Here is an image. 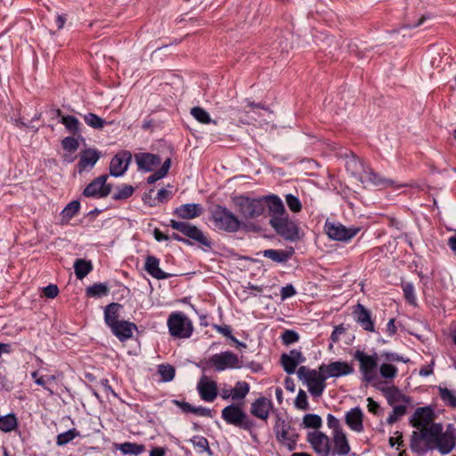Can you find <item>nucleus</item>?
<instances>
[{
	"instance_id": "obj_1",
	"label": "nucleus",
	"mask_w": 456,
	"mask_h": 456,
	"mask_svg": "<svg viewBox=\"0 0 456 456\" xmlns=\"http://www.w3.org/2000/svg\"><path fill=\"white\" fill-rule=\"evenodd\" d=\"M421 440L428 449L448 454L456 446V428L452 424H449L444 429L443 425L438 423L433 425Z\"/></svg>"
},
{
	"instance_id": "obj_2",
	"label": "nucleus",
	"mask_w": 456,
	"mask_h": 456,
	"mask_svg": "<svg viewBox=\"0 0 456 456\" xmlns=\"http://www.w3.org/2000/svg\"><path fill=\"white\" fill-rule=\"evenodd\" d=\"M270 214V224L273 228H296L289 218L282 200L277 195L272 194L265 198Z\"/></svg>"
},
{
	"instance_id": "obj_3",
	"label": "nucleus",
	"mask_w": 456,
	"mask_h": 456,
	"mask_svg": "<svg viewBox=\"0 0 456 456\" xmlns=\"http://www.w3.org/2000/svg\"><path fill=\"white\" fill-rule=\"evenodd\" d=\"M232 202L239 218L251 219L259 216L264 212V205L258 199L245 195H234L232 197Z\"/></svg>"
},
{
	"instance_id": "obj_4",
	"label": "nucleus",
	"mask_w": 456,
	"mask_h": 456,
	"mask_svg": "<svg viewBox=\"0 0 456 456\" xmlns=\"http://www.w3.org/2000/svg\"><path fill=\"white\" fill-rule=\"evenodd\" d=\"M273 431L277 441L286 446L289 451L296 447L298 434L289 421L283 419L280 414L275 416Z\"/></svg>"
},
{
	"instance_id": "obj_5",
	"label": "nucleus",
	"mask_w": 456,
	"mask_h": 456,
	"mask_svg": "<svg viewBox=\"0 0 456 456\" xmlns=\"http://www.w3.org/2000/svg\"><path fill=\"white\" fill-rule=\"evenodd\" d=\"M297 376L305 384H306L309 392L314 396H320L325 388V380L327 377L320 370H310L305 366H301L297 370Z\"/></svg>"
},
{
	"instance_id": "obj_6",
	"label": "nucleus",
	"mask_w": 456,
	"mask_h": 456,
	"mask_svg": "<svg viewBox=\"0 0 456 456\" xmlns=\"http://www.w3.org/2000/svg\"><path fill=\"white\" fill-rule=\"evenodd\" d=\"M412 427L419 429V433H412V439L419 437L420 440L425 437L426 432L433 426L438 423L434 422V411L429 407H420L416 409L410 420Z\"/></svg>"
},
{
	"instance_id": "obj_7",
	"label": "nucleus",
	"mask_w": 456,
	"mask_h": 456,
	"mask_svg": "<svg viewBox=\"0 0 456 456\" xmlns=\"http://www.w3.org/2000/svg\"><path fill=\"white\" fill-rule=\"evenodd\" d=\"M222 418L231 425L240 427L246 430L253 428V422L238 404H231L222 411Z\"/></svg>"
},
{
	"instance_id": "obj_8",
	"label": "nucleus",
	"mask_w": 456,
	"mask_h": 456,
	"mask_svg": "<svg viewBox=\"0 0 456 456\" xmlns=\"http://www.w3.org/2000/svg\"><path fill=\"white\" fill-rule=\"evenodd\" d=\"M360 363V371L363 380L370 383L377 379L376 368L378 366V355H368L364 352L357 350L354 355Z\"/></svg>"
},
{
	"instance_id": "obj_9",
	"label": "nucleus",
	"mask_w": 456,
	"mask_h": 456,
	"mask_svg": "<svg viewBox=\"0 0 456 456\" xmlns=\"http://www.w3.org/2000/svg\"><path fill=\"white\" fill-rule=\"evenodd\" d=\"M167 325L170 334L174 337L189 338L191 335V322L182 313L172 314L167 320Z\"/></svg>"
},
{
	"instance_id": "obj_10",
	"label": "nucleus",
	"mask_w": 456,
	"mask_h": 456,
	"mask_svg": "<svg viewBox=\"0 0 456 456\" xmlns=\"http://www.w3.org/2000/svg\"><path fill=\"white\" fill-rule=\"evenodd\" d=\"M210 212L216 225H226V228H239L241 224L237 215L219 204L213 205Z\"/></svg>"
},
{
	"instance_id": "obj_11",
	"label": "nucleus",
	"mask_w": 456,
	"mask_h": 456,
	"mask_svg": "<svg viewBox=\"0 0 456 456\" xmlns=\"http://www.w3.org/2000/svg\"><path fill=\"white\" fill-rule=\"evenodd\" d=\"M107 175H100L93 180L83 191L86 198H103L108 196L111 191V185L106 183Z\"/></svg>"
},
{
	"instance_id": "obj_12",
	"label": "nucleus",
	"mask_w": 456,
	"mask_h": 456,
	"mask_svg": "<svg viewBox=\"0 0 456 456\" xmlns=\"http://www.w3.org/2000/svg\"><path fill=\"white\" fill-rule=\"evenodd\" d=\"M209 363L218 371L240 367L238 356L229 351L212 355Z\"/></svg>"
},
{
	"instance_id": "obj_13",
	"label": "nucleus",
	"mask_w": 456,
	"mask_h": 456,
	"mask_svg": "<svg viewBox=\"0 0 456 456\" xmlns=\"http://www.w3.org/2000/svg\"><path fill=\"white\" fill-rule=\"evenodd\" d=\"M306 440L319 456H329L330 443L329 436L324 433L318 430L309 432Z\"/></svg>"
},
{
	"instance_id": "obj_14",
	"label": "nucleus",
	"mask_w": 456,
	"mask_h": 456,
	"mask_svg": "<svg viewBox=\"0 0 456 456\" xmlns=\"http://www.w3.org/2000/svg\"><path fill=\"white\" fill-rule=\"evenodd\" d=\"M183 237H181L175 232L170 234V239L179 241H183L191 245L198 244L210 248L211 242L206 235L203 234L201 230H180Z\"/></svg>"
},
{
	"instance_id": "obj_15",
	"label": "nucleus",
	"mask_w": 456,
	"mask_h": 456,
	"mask_svg": "<svg viewBox=\"0 0 456 456\" xmlns=\"http://www.w3.org/2000/svg\"><path fill=\"white\" fill-rule=\"evenodd\" d=\"M361 182L362 183H370L381 188L392 187L398 189L403 186V184H397L394 180L382 177L369 167L367 170H364V173L362 175Z\"/></svg>"
},
{
	"instance_id": "obj_16",
	"label": "nucleus",
	"mask_w": 456,
	"mask_h": 456,
	"mask_svg": "<svg viewBox=\"0 0 456 456\" xmlns=\"http://www.w3.org/2000/svg\"><path fill=\"white\" fill-rule=\"evenodd\" d=\"M132 155L128 151H121L116 154L110 164V175L115 177L121 176L127 170Z\"/></svg>"
},
{
	"instance_id": "obj_17",
	"label": "nucleus",
	"mask_w": 456,
	"mask_h": 456,
	"mask_svg": "<svg viewBox=\"0 0 456 456\" xmlns=\"http://www.w3.org/2000/svg\"><path fill=\"white\" fill-rule=\"evenodd\" d=\"M320 370L325 374L327 379L338 378L353 373L354 368L346 362H333L330 364H322Z\"/></svg>"
},
{
	"instance_id": "obj_18",
	"label": "nucleus",
	"mask_w": 456,
	"mask_h": 456,
	"mask_svg": "<svg viewBox=\"0 0 456 456\" xmlns=\"http://www.w3.org/2000/svg\"><path fill=\"white\" fill-rule=\"evenodd\" d=\"M202 400L213 402L217 396V384L208 376H202L197 385Z\"/></svg>"
},
{
	"instance_id": "obj_19",
	"label": "nucleus",
	"mask_w": 456,
	"mask_h": 456,
	"mask_svg": "<svg viewBox=\"0 0 456 456\" xmlns=\"http://www.w3.org/2000/svg\"><path fill=\"white\" fill-rule=\"evenodd\" d=\"M273 407V405L270 399L261 396L251 403L250 413L257 419L266 420Z\"/></svg>"
},
{
	"instance_id": "obj_20",
	"label": "nucleus",
	"mask_w": 456,
	"mask_h": 456,
	"mask_svg": "<svg viewBox=\"0 0 456 456\" xmlns=\"http://www.w3.org/2000/svg\"><path fill=\"white\" fill-rule=\"evenodd\" d=\"M204 213V208L199 203H186L177 207L174 214L181 219H193Z\"/></svg>"
},
{
	"instance_id": "obj_21",
	"label": "nucleus",
	"mask_w": 456,
	"mask_h": 456,
	"mask_svg": "<svg viewBox=\"0 0 456 456\" xmlns=\"http://www.w3.org/2000/svg\"><path fill=\"white\" fill-rule=\"evenodd\" d=\"M304 361L302 353L297 349L291 350L289 354H283L281 357L282 367L289 374L294 373L297 366Z\"/></svg>"
},
{
	"instance_id": "obj_22",
	"label": "nucleus",
	"mask_w": 456,
	"mask_h": 456,
	"mask_svg": "<svg viewBox=\"0 0 456 456\" xmlns=\"http://www.w3.org/2000/svg\"><path fill=\"white\" fill-rule=\"evenodd\" d=\"M101 153L94 149H86L81 151L80 159L77 163L79 173L92 169L99 160Z\"/></svg>"
},
{
	"instance_id": "obj_23",
	"label": "nucleus",
	"mask_w": 456,
	"mask_h": 456,
	"mask_svg": "<svg viewBox=\"0 0 456 456\" xmlns=\"http://www.w3.org/2000/svg\"><path fill=\"white\" fill-rule=\"evenodd\" d=\"M345 420L346 425L354 432L363 431V414L359 407H354L346 413Z\"/></svg>"
},
{
	"instance_id": "obj_24",
	"label": "nucleus",
	"mask_w": 456,
	"mask_h": 456,
	"mask_svg": "<svg viewBox=\"0 0 456 456\" xmlns=\"http://www.w3.org/2000/svg\"><path fill=\"white\" fill-rule=\"evenodd\" d=\"M113 334L121 341L126 340L133 336L136 325L127 321H121L110 328Z\"/></svg>"
},
{
	"instance_id": "obj_25",
	"label": "nucleus",
	"mask_w": 456,
	"mask_h": 456,
	"mask_svg": "<svg viewBox=\"0 0 456 456\" xmlns=\"http://www.w3.org/2000/svg\"><path fill=\"white\" fill-rule=\"evenodd\" d=\"M136 164L139 169L150 172L154 167L160 164V159L159 156L151 153H140L135 155Z\"/></svg>"
},
{
	"instance_id": "obj_26",
	"label": "nucleus",
	"mask_w": 456,
	"mask_h": 456,
	"mask_svg": "<svg viewBox=\"0 0 456 456\" xmlns=\"http://www.w3.org/2000/svg\"><path fill=\"white\" fill-rule=\"evenodd\" d=\"M354 319L362 327L368 331H374V324L371 321L369 311L361 304H358L354 310Z\"/></svg>"
},
{
	"instance_id": "obj_27",
	"label": "nucleus",
	"mask_w": 456,
	"mask_h": 456,
	"mask_svg": "<svg viewBox=\"0 0 456 456\" xmlns=\"http://www.w3.org/2000/svg\"><path fill=\"white\" fill-rule=\"evenodd\" d=\"M359 230H323L322 234L326 235L329 239L336 241L346 242L354 238Z\"/></svg>"
},
{
	"instance_id": "obj_28",
	"label": "nucleus",
	"mask_w": 456,
	"mask_h": 456,
	"mask_svg": "<svg viewBox=\"0 0 456 456\" xmlns=\"http://www.w3.org/2000/svg\"><path fill=\"white\" fill-rule=\"evenodd\" d=\"M145 270L148 273H150L152 277L162 280L167 279L170 276V274L165 273L159 268V261L157 257L153 256H149L145 261Z\"/></svg>"
},
{
	"instance_id": "obj_29",
	"label": "nucleus",
	"mask_w": 456,
	"mask_h": 456,
	"mask_svg": "<svg viewBox=\"0 0 456 456\" xmlns=\"http://www.w3.org/2000/svg\"><path fill=\"white\" fill-rule=\"evenodd\" d=\"M334 452L338 455H346L350 452L346 435L344 431L333 433Z\"/></svg>"
},
{
	"instance_id": "obj_30",
	"label": "nucleus",
	"mask_w": 456,
	"mask_h": 456,
	"mask_svg": "<svg viewBox=\"0 0 456 456\" xmlns=\"http://www.w3.org/2000/svg\"><path fill=\"white\" fill-rule=\"evenodd\" d=\"M122 305L118 303H111L105 307L104 310V320L106 324L111 328L118 322H120L121 321H118L119 317V311L121 310Z\"/></svg>"
},
{
	"instance_id": "obj_31",
	"label": "nucleus",
	"mask_w": 456,
	"mask_h": 456,
	"mask_svg": "<svg viewBox=\"0 0 456 456\" xmlns=\"http://www.w3.org/2000/svg\"><path fill=\"white\" fill-rule=\"evenodd\" d=\"M294 254V249L289 248L287 250L277 249H265L263 251V256L272 259L275 263H285Z\"/></svg>"
},
{
	"instance_id": "obj_32",
	"label": "nucleus",
	"mask_w": 456,
	"mask_h": 456,
	"mask_svg": "<svg viewBox=\"0 0 456 456\" xmlns=\"http://www.w3.org/2000/svg\"><path fill=\"white\" fill-rule=\"evenodd\" d=\"M384 395L386 396L390 405H395L398 403H408L407 397L401 393L395 387H389L383 389Z\"/></svg>"
},
{
	"instance_id": "obj_33",
	"label": "nucleus",
	"mask_w": 456,
	"mask_h": 456,
	"mask_svg": "<svg viewBox=\"0 0 456 456\" xmlns=\"http://www.w3.org/2000/svg\"><path fill=\"white\" fill-rule=\"evenodd\" d=\"M346 170L354 176L357 177L360 182L362 175L364 173V170L368 168L360 159L354 157L346 161Z\"/></svg>"
},
{
	"instance_id": "obj_34",
	"label": "nucleus",
	"mask_w": 456,
	"mask_h": 456,
	"mask_svg": "<svg viewBox=\"0 0 456 456\" xmlns=\"http://www.w3.org/2000/svg\"><path fill=\"white\" fill-rule=\"evenodd\" d=\"M93 266L91 262L84 259H77L74 263L75 273L77 279L82 280L85 278L92 270Z\"/></svg>"
},
{
	"instance_id": "obj_35",
	"label": "nucleus",
	"mask_w": 456,
	"mask_h": 456,
	"mask_svg": "<svg viewBox=\"0 0 456 456\" xmlns=\"http://www.w3.org/2000/svg\"><path fill=\"white\" fill-rule=\"evenodd\" d=\"M18 421L14 414H6L0 417V430L11 432L17 428Z\"/></svg>"
},
{
	"instance_id": "obj_36",
	"label": "nucleus",
	"mask_w": 456,
	"mask_h": 456,
	"mask_svg": "<svg viewBox=\"0 0 456 456\" xmlns=\"http://www.w3.org/2000/svg\"><path fill=\"white\" fill-rule=\"evenodd\" d=\"M118 448L124 454H133V455H139V454L142 453L145 450V447L142 444L128 443V442L120 444Z\"/></svg>"
},
{
	"instance_id": "obj_37",
	"label": "nucleus",
	"mask_w": 456,
	"mask_h": 456,
	"mask_svg": "<svg viewBox=\"0 0 456 456\" xmlns=\"http://www.w3.org/2000/svg\"><path fill=\"white\" fill-rule=\"evenodd\" d=\"M191 116L201 124H216V120H212L210 115L201 107H193L191 110Z\"/></svg>"
},
{
	"instance_id": "obj_38",
	"label": "nucleus",
	"mask_w": 456,
	"mask_h": 456,
	"mask_svg": "<svg viewBox=\"0 0 456 456\" xmlns=\"http://www.w3.org/2000/svg\"><path fill=\"white\" fill-rule=\"evenodd\" d=\"M61 122L71 134H76L80 131V123L74 116H63Z\"/></svg>"
},
{
	"instance_id": "obj_39",
	"label": "nucleus",
	"mask_w": 456,
	"mask_h": 456,
	"mask_svg": "<svg viewBox=\"0 0 456 456\" xmlns=\"http://www.w3.org/2000/svg\"><path fill=\"white\" fill-rule=\"evenodd\" d=\"M439 395L441 399L452 408H456V394L454 391L448 389L447 387H438Z\"/></svg>"
},
{
	"instance_id": "obj_40",
	"label": "nucleus",
	"mask_w": 456,
	"mask_h": 456,
	"mask_svg": "<svg viewBox=\"0 0 456 456\" xmlns=\"http://www.w3.org/2000/svg\"><path fill=\"white\" fill-rule=\"evenodd\" d=\"M249 392V385L245 381H238L232 388L233 400L244 399Z\"/></svg>"
},
{
	"instance_id": "obj_41",
	"label": "nucleus",
	"mask_w": 456,
	"mask_h": 456,
	"mask_svg": "<svg viewBox=\"0 0 456 456\" xmlns=\"http://www.w3.org/2000/svg\"><path fill=\"white\" fill-rule=\"evenodd\" d=\"M305 428L318 429L322 424V418L317 414H306L303 418L302 422Z\"/></svg>"
},
{
	"instance_id": "obj_42",
	"label": "nucleus",
	"mask_w": 456,
	"mask_h": 456,
	"mask_svg": "<svg viewBox=\"0 0 456 456\" xmlns=\"http://www.w3.org/2000/svg\"><path fill=\"white\" fill-rule=\"evenodd\" d=\"M171 166V159H167L162 164L161 167L148 177V183H153L156 181L163 178L168 172Z\"/></svg>"
},
{
	"instance_id": "obj_43",
	"label": "nucleus",
	"mask_w": 456,
	"mask_h": 456,
	"mask_svg": "<svg viewBox=\"0 0 456 456\" xmlns=\"http://www.w3.org/2000/svg\"><path fill=\"white\" fill-rule=\"evenodd\" d=\"M86 124L94 129H102L105 125V120L94 113H87L84 116Z\"/></svg>"
},
{
	"instance_id": "obj_44",
	"label": "nucleus",
	"mask_w": 456,
	"mask_h": 456,
	"mask_svg": "<svg viewBox=\"0 0 456 456\" xmlns=\"http://www.w3.org/2000/svg\"><path fill=\"white\" fill-rule=\"evenodd\" d=\"M397 368L390 363H382L379 366V374L386 379H394L397 375Z\"/></svg>"
},
{
	"instance_id": "obj_45",
	"label": "nucleus",
	"mask_w": 456,
	"mask_h": 456,
	"mask_svg": "<svg viewBox=\"0 0 456 456\" xmlns=\"http://www.w3.org/2000/svg\"><path fill=\"white\" fill-rule=\"evenodd\" d=\"M134 189L132 185L122 184L117 188V191L113 194V199L116 200H126L132 196Z\"/></svg>"
},
{
	"instance_id": "obj_46",
	"label": "nucleus",
	"mask_w": 456,
	"mask_h": 456,
	"mask_svg": "<svg viewBox=\"0 0 456 456\" xmlns=\"http://www.w3.org/2000/svg\"><path fill=\"white\" fill-rule=\"evenodd\" d=\"M109 289L103 283H94L86 289V294L89 297H102L107 295Z\"/></svg>"
},
{
	"instance_id": "obj_47",
	"label": "nucleus",
	"mask_w": 456,
	"mask_h": 456,
	"mask_svg": "<svg viewBox=\"0 0 456 456\" xmlns=\"http://www.w3.org/2000/svg\"><path fill=\"white\" fill-rule=\"evenodd\" d=\"M191 442L193 444V446L198 449L199 452H208L209 454H211V452H210V449L208 446V442L205 437L200 436H196L191 438Z\"/></svg>"
},
{
	"instance_id": "obj_48",
	"label": "nucleus",
	"mask_w": 456,
	"mask_h": 456,
	"mask_svg": "<svg viewBox=\"0 0 456 456\" xmlns=\"http://www.w3.org/2000/svg\"><path fill=\"white\" fill-rule=\"evenodd\" d=\"M78 436V433L76 429H69L64 433L59 434L57 436L56 443L58 445H65L70 441H72L75 437Z\"/></svg>"
},
{
	"instance_id": "obj_49",
	"label": "nucleus",
	"mask_w": 456,
	"mask_h": 456,
	"mask_svg": "<svg viewBox=\"0 0 456 456\" xmlns=\"http://www.w3.org/2000/svg\"><path fill=\"white\" fill-rule=\"evenodd\" d=\"M278 234L285 240L296 241L302 238L299 230H276Z\"/></svg>"
},
{
	"instance_id": "obj_50",
	"label": "nucleus",
	"mask_w": 456,
	"mask_h": 456,
	"mask_svg": "<svg viewBox=\"0 0 456 456\" xmlns=\"http://www.w3.org/2000/svg\"><path fill=\"white\" fill-rule=\"evenodd\" d=\"M285 200L288 208L295 213L300 212L302 209V204L299 199L293 194H287Z\"/></svg>"
},
{
	"instance_id": "obj_51",
	"label": "nucleus",
	"mask_w": 456,
	"mask_h": 456,
	"mask_svg": "<svg viewBox=\"0 0 456 456\" xmlns=\"http://www.w3.org/2000/svg\"><path fill=\"white\" fill-rule=\"evenodd\" d=\"M80 208V202L78 200H72L69 202L65 208L62 210L63 218H71L73 217Z\"/></svg>"
},
{
	"instance_id": "obj_52",
	"label": "nucleus",
	"mask_w": 456,
	"mask_h": 456,
	"mask_svg": "<svg viewBox=\"0 0 456 456\" xmlns=\"http://www.w3.org/2000/svg\"><path fill=\"white\" fill-rule=\"evenodd\" d=\"M295 406L298 410L303 411H306L309 408L306 393L302 389L298 391L297 395L295 399Z\"/></svg>"
},
{
	"instance_id": "obj_53",
	"label": "nucleus",
	"mask_w": 456,
	"mask_h": 456,
	"mask_svg": "<svg viewBox=\"0 0 456 456\" xmlns=\"http://www.w3.org/2000/svg\"><path fill=\"white\" fill-rule=\"evenodd\" d=\"M405 411H406V406L405 405H402V404L394 405L393 411L391 412V414L387 418V422L389 424L395 423V421H397V419L400 417H402V416H403L405 414Z\"/></svg>"
},
{
	"instance_id": "obj_54",
	"label": "nucleus",
	"mask_w": 456,
	"mask_h": 456,
	"mask_svg": "<svg viewBox=\"0 0 456 456\" xmlns=\"http://www.w3.org/2000/svg\"><path fill=\"white\" fill-rule=\"evenodd\" d=\"M403 291L406 300L412 305H416V297L414 294V287L411 283L403 284Z\"/></svg>"
},
{
	"instance_id": "obj_55",
	"label": "nucleus",
	"mask_w": 456,
	"mask_h": 456,
	"mask_svg": "<svg viewBox=\"0 0 456 456\" xmlns=\"http://www.w3.org/2000/svg\"><path fill=\"white\" fill-rule=\"evenodd\" d=\"M159 372L161 375L162 380L170 381L174 379L175 369L170 365H160L159 367Z\"/></svg>"
},
{
	"instance_id": "obj_56",
	"label": "nucleus",
	"mask_w": 456,
	"mask_h": 456,
	"mask_svg": "<svg viewBox=\"0 0 456 456\" xmlns=\"http://www.w3.org/2000/svg\"><path fill=\"white\" fill-rule=\"evenodd\" d=\"M61 144L63 149L69 152H75L79 146L78 141L76 138L70 136L64 138L61 142Z\"/></svg>"
},
{
	"instance_id": "obj_57",
	"label": "nucleus",
	"mask_w": 456,
	"mask_h": 456,
	"mask_svg": "<svg viewBox=\"0 0 456 456\" xmlns=\"http://www.w3.org/2000/svg\"><path fill=\"white\" fill-rule=\"evenodd\" d=\"M298 334L291 330H285L281 335V340L285 345L295 343L298 340Z\"/></svg>"
},
{
	"instance_id": "obj_58",
	"label": "nucleus",
	"mask_w": 456,
	"mask_h": 456,
	"mask_svg": "<svg viewBox=\"0 0 456 456\" xmlns=\"http://www.w3.org/2000/svg\"><path fill=\"white\" fill-rule=\"evenodd\" d=\"M44 295L48 298H55L59 294V289L55 284H49L43 288Z\"/></svg>"
},
{
	"instance_id": "obj_59",
	"label": "nucleus",
	"mask_w": 456,
	"mask_h": 456,
	"mask_svg": "<svg viewBox=\"0 0 456 456\" xmlns=\"http://www.w3.org/2000/svg\"><path fill=\"white\" fill-rule=\"evenodd\" d=\"M327 424L329 428L333 429V433H337L338 431H343L340 427L339 420L331 414H329L327 417Z\"/></svg>"
},
{
	"instance_id": "obj_60",
	"label": "nucleus",
	"mask_w": 456,
	"mask_h": 456,
	"mask_svg": "<svg viewBox=\"0 0 456 456\" xmlns=\"http://www.w3.org/2000/svg\"><path fill=\"white\" fill-rule=\"evenodd\" d=\"M346 329L343 325L336 326L331 333L330 339L332 343H338L340 336L346 332Z\"/></svg>"
},
{
	"instance_id": "obj_61",
	"label": "nucleus",
	"mask_w": 456,
	"mask_h": 456,
	"mask_svg": "<svg viewBox=\"0 0 456 456\" xmlns=\"http://www.w3.org/2000/svg\"><path fill=\"white\" fill-rule=\"evenodd\" d=\"M295 294H296V289L291 284L282 287L281 289V297L282 300H285V299L294 296Z\"/></svg>"
},
{
	"instance_id": "obj_62",
	"label": "nucleus",
	"mask_w": 456,
	"mask_h": 456,
	"mask_svg": "<svg viewBox=\"0 0 456 456\" xmlns=\"http://www.w3.org/2000/svg\"><path fill=\"white\" fill-rule=\"evenodd\" d=\"M194 414L199 415V416H202V417L212 418V411H211V410L208 409V408H205V407H202V406L195 407Z\"/></svg>"
},
{
	"instance_id": "obj_63",
	"label": "nucleus",
	"mask_w": 456,
	"mask_h": 456,
	"mask_svg": "<svg viewBox=\"0 0 456 456\" xmlns=\"http://www.w3.org/2000/svg\"><path fill=\"white\" fill-rule=\"evenodd\" d=\"M12 387V382L5 376L0 374V390L9 391Z\"/></svg>"
},
{
	"instance_id": "obj_64",
	"label": "nucleus",
	"mask_w": 456,
	"mask_h": 456,
	"mask_svg": "<svg viewBox=\"0 0 456 456\" xmlns=\"http://www.w3.org/2000/svg\"><path fill=\"white\" fill-rule=\"evenodd\" d=\"M175 403L180 406V408L184 411V412H191V413H194V410H195V407L192 406L191 404H190L189 403H185V402H178V401H175Z\"/></svg>"
}]
</instances>
